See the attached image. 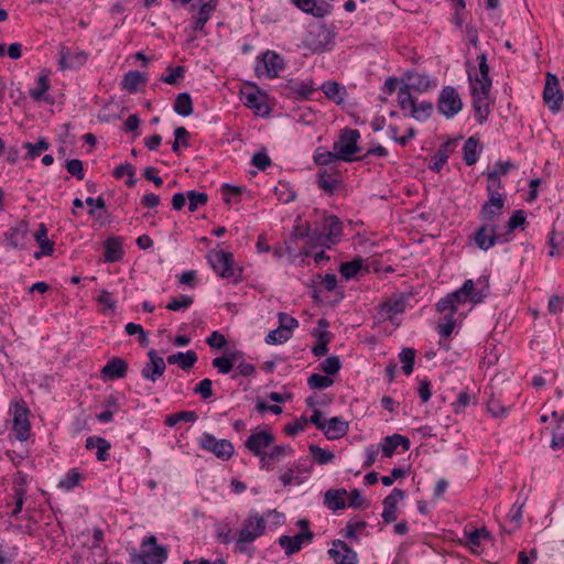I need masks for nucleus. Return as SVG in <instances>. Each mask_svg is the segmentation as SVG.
<instances>
[{"mask_svg": "<svg viewBox=\"0 0 564 564\" xmlns=\"http://www.w3.org/2000/svg\"><path fill=\"white\" fill-rule=\"evenodd\" d=\"M398 104L403 111H409L408 116L413 117V111L416 106L415 98L411 95V91L406 90V87H400L398 90Z\"/></svg>", "mask_w": 564, "mask_h": 564, "instance_id": "42", "label": "nucleus"}, {"mask_svg": "<svg viewBox=\"0 0 564 564\" xmlns=\"http://www.w3.org/2000/svg\"><path fill=\"white\" fill-rule=\"evenodd\" d=\"M148 77L138 70H131L123 76L122 88L129 93L137 91L140 84L145 83Z\"/></svg>", "mask_w": 564, "mask_h": 564, "instance_id": "41", "label": "nucleus"}, {"mask_svg": "<svg viewBox=\"0 0 564 564\" xmlns=\"http://www.w3.org/2000/svg\"><path fill=\"white\" fill-rule=\"evenodd\" d=\"M343 234V224L337 216H329L325 219L323 226L322 237L324 239L323 245L330 248L335 245Z\"/></svg>", "mask_w": 564, "mask_h": 564, "instance_id": "22", "label": "nucleus"}, {"mask_svg": "<svg viewBox=\"0 0 564 564\" xmlns=\"http://www.w3.org/2000/svg\"><path fill=\"white\" fill-rule=\"evenodd\" d=\"M34 239L41 248V251L34 253V258L40 259L42 256H51L53 253L54 242L47 238V228L44 224L39 225Z\"/></svg>", "mask_w": 564, "mask_h": 564, "instance_id": "29", "label": "nucleus"}, {"mask_svg": "<svg viewBox=\"0 0 564 564\" xmlns=\"http://www.w3.org/2000/svg\"><path fill=\"white\" fill-rule=\"evenodd\" d=\"M408 83L402 87H406V90L425 93L431 87L430 77L426 74L409 73L406 74Z\"/></svg>", "mask_w": 564, "mask_h": 564, "instance_id": "32", "label": "nucleus"}, {"mask_svg": "<svg viewBox=\"0 0 564 564\" xmlns=\"http://www.w3.org/2000/svg\"><path fill=\"white\" fill-rule=\"evenodd\" d=\"M543 99L551 111H560L563 101V94L558 87L557 77L550 73L546 75Z\"/></svg>", "mask_w": 564, "mask_h": 564, "instance_id": "11", "label": "nucleus"}, {"mask_svg": "<svg viewBox=\"0 0 564 564\" xmlns=\"http://www.w3.org/2000/svg\"><path fill=\"white\" fill-rule=\"evenodd\" d=\"M401 446L404 451L410 448V440L400 434H393L383 438L381 451L384 457H392L397 448Z\"/></svg>", "mask_w": 564, "mask_h": 564, "instance_id": "27", "label": "nucleus"}, {"mask_svg": "<svg viewBox=\"0 0 564 564\" xmlns=\"http://www.w3.org/2000/svg\"><path fill=\"white\" fill-rule=\"evenodd\" d=\"M478 74L475 77L469 73V82L470 88L475 87L476 89H481L485 91H490L491 89V78L489 77V65L487 63L486 53L480 54L478 57Z\"/></svg>", "mask_w": 564, "mask_h": 564, "instance_id": "17", "label": "nucleus"}, {"mask_svg": "<svg viewBox=\"0 0 564 564\" xmlns=\"http://www.w3.org/2000/svg\"><path fill=\"white\" fill-rule=\"evenodd\" d=\"M479 140L475 137H469L463 145L464 161L467 165H474L478 161Z\"/></svg>", "mask_w": 564, "mask_h": 564, "instance_id": "40", "label": "nucleus"}, {"mask_svg": "<svg viewBox=\"0 0 564 564\" xmlns=\"http://www.w3.org/2000/svg\"><path fill=\"white\" fill-rule=\"evenodd\" d=\"M503 196L488 197V200L481 206L479 212V219L481 224L495 223V219L500 217L505 207Z\"/></svg>", "mask_w": 564, "mask_h": 564, "instance_id": "18", "label": "nucleus"}, {"mask_svg": "<svg viewBox=\"0 0 564 564\" xmlns=\"http://www.w3.org/2000/svg\"><path fill=\"white\" fill-rule=\"evenodd\" d=\"M489 93L481 89H476L475 87L471 88V96H473V108L475 112L476 120L482 124L486 122L488 115L490 112L489 110Z\"/></svg>", "mask_w": 564, "mask_h": 564, "instance_id": "19", "label": "nucleus"}, {"mask_svg": "<svg viewBox=\"0 0 564 564\" xmlns=\"http://www.w3.org/2000/svg\"><path fill=\"white\" fill-rule=\"evenodd\" d=\"M217 8V0H209L207 2H204L197 14L194 17V25L193 30L196 32H202L207 23V21L210 19V15Z\"/></svg>", "mask_w": 564, "mask_h": 564, "instance_id": "30", "label": "nucleus"}, {"mask_svg": "<svg viewBox=\"0 0 564 564\" xmlns=\"http://www.w3.org/2000/svg\"><path fill=\"white\" fill-rule=\"evenodd\" d=\"M292 453L293 448L291 445H272L267 454V462L269 463V460H279L288 455H291Z\"/></svg>", "mask_w": 564, "mask_h": 564, "instance_id": "57", "label": "nucleus"}, {"mask_svg": "<svg viewBox=\"0 0 564 564\" xmlns=\"http://www.w3.org/2000/svg\"><path fill=\"white\" fill-rule=\"evenodd\" d=\"M50 72L46 69L41 70L37 76V86L30 90V96L39 101L43 98L44 94L50 89L51 84L48 79Z\"/></svg>", "mask_w": 564, "mask_h": 564, "instance_id": "39", "label": "nucleus"}, {"mask_svg": "<svg viewBox=\"0 0 564 564\" xmlns=\"http://www.w3.org/2000/svg\"><path fill=\"white\" fill-rule=\"evenodd\" d=\"M123 257L122 242L118 238H108L105 241V261L117 262Z\"/></svg>", "mask_w": 564, "mask_h": 564, "instance_id": "36", "label": "nucleus"}, {"mask_svg": "<svg viewBox=\"0 0 564 564\" xmlns=\"http://www.w3.org/2000/svg\"><path fill=\"white\" fill-rule=\"evenodd\" d=\"M314 533L312 531H301L300 533L290 536L281 535L279 538V544L284 550L286 555H292L301 551L303 544L312 542Z\"/></svg>", "mask_w": 564, "mask_h": 564, "instance_id": "13", "label": "nucleus"}, {"mask_svg": "<svg viewBox=\"0 0 564 564\" xmlns=\"http://www.w3.org/2000/svg\"><path fill=\"white\" fill-rule=\"evenodd\" d=\"M448 143L442 144L432 158L429 167L430 170L438 173L448 160Z\"/></svg>", "mask_w": 564, "mask_h": 564, "instance_id": "47", "label": "nucleus"}, {"mask_svg": "<svg viewBox=\"0 0 564 564\" xmlns=\"http://www.w3.org/2000/svg\"><path fill=\"white\" fill-rule=\"evenodd\" d=\"M341 368V361L338 356L327 357L319 365V370L326 373L327 376L336 375Z\"/></svg>", "mask_w": 564, "mask_h": 564, "instance_id": "55", "label": "nucleus"}, {"mask_svg": "<svg viewBox=\"0 0 564 564\" xmlns=\"http://www.w3.org/2000/svg\"><path fill=\"white\" fill-rule=\"evenodd\" d=\"M400 362L402 364V370L406 376L413 372L415 350L413 348H403L399 354Z\"/></svg>", "mask_w": 564, "mask_h": 564, "instance_id": "50", "label": "nucleus"}, {"mask_svg": "<svg viewBox=\"0 0 564 564\" xmlns=\"http://www.w3.org/2000/svg\"><path fill=\"white\" fill-rule=\"evenodd\" d=\"M23 148L28 150L29 159H35L42 153V151L48 150L50 143L45 138H40L35 143H23Z\"/></svg>", "mask_w": 564, "mask_h": 564, "instance_id": "53", "label": "nucleus"}, {"mask_svg": "<svg viewBox=\"0 0 564 564\" xmlns=\"http://www.w3.org/2000/svg\"><path fill=\"white\" fill-rule=\"evenodd\" d=\"M362 268V259L358 258L349 262H343L339 267L341 275L349 280L355 278Z\"/></svg>", "mask_w": 564, "mask_h": 564, "instance_id": "49", "label": "nucleus"}, {"mask_svg": "<svg viewBox=\"0 0 564 564\" xmlns=\"http://www.w3.org/2000/svg\"><path fill=\"white\" fill-rule=\"evenodd\" d=\"M166 360L170 365L177 364L183 370H188L194 367L198 357L194 350H187L186 352L178 351L176 354H172Z\"/></svg>", "mask_w": 564, "mask_h": 564, "instance_id": "33", "label": "nucleus"}, {"mask_svg": "<svg viewBox=\"0 0 564 564\" xmlns=\"http://www.w3.org/2000/svg\"><path fill=\"white\" fill-rule=\"evenodd\" d=\"M237 359H238V352H234V354H231L230 357L221 356V357L214 358L212 361V365L214 368H216L218 370L219 373L227 375L232 370L234 365L237 361Z\"/></svg>", "mask_w": 564, "mask_h": 564, "instance_id": "44", "label": "nucleus"}, {"mask_svg": "<svg viewBox=\"0 0 564 564\" xmlns=\"http://www.w3.org/2000/svg\"><path fill=\"white\" fill-rule=\"evenodd\" d=\"M475 245L484 251L489 250L497 243L508 242L509 238L499 232V226L494 223L481 224L474 234Z\"/></svg>", "mask_w": 564, "mask_h": 564, "instance_id": "6", "label": "nucleus"}, {"mask_svg": "<svg viewBox=\"0 0 564 564\" xmlns=\"http://www.w3.org/2000/svg\"><path fill=\"white\" fill-rule=\"evenodd\" d=\"M488 185H487V193L488 197L494 196H503L499 193V189L502 187V183L500 181V176H497V172H488Z\"/></svg>", "mask_w": 564, "mask_h": 564, "instance_id": "62", "label": "nucleus"}, {"mask_svg": "<svg viewBox=\"0 0 564 564\" xmlns=\"http://www.w3.org/2000/svg\"><path fill=\"white\" fill-rule=\"evenodd\" d=\"M174 111L182 116L188 117L193 113V101L188 93H181L176 96L174 102Z\"/></svg>", "mask_w": 564, "mask_h": 564, "instance_id": "38", "label": "nucleus"}, {"mask_svg": "<svg viewBox=\"0 0 564 564\" xmlns=\"http://www.w3.org/2000/svg\"><path fill=\"white\" fill-rule=\"evenodd\" d=\"M433 108L434 107L431 101L424 100L420 104H416L412 118L417 121H425L432 116Z\"/></svg>", "mask_w": 564, "mask_h": 564, "instance_id": "58", "label": "nucleus"}, {"mask_svg": "<svg viewBox=\"0 0 564 564\" xmlns=\"http://www.w3.org/2000/svg\"><path fill=\"white\" fill-rule=\"evenodd\" d=\"M334 383V380L329 376H323L319 373H313L307 379V384L311 389H326Z\"/></svg>", "mask_w": 564, "mask_h": 564, "instance_id": "56", "label": "nucleus"}, {"mask_svg": "<svg viewBox=\"0 0 564 564\" xmlns=\"http://www.w3.org/2000/svg\"><path fill=\"white\" fill-rule=\"evenodd\" d=\"M449 296L457 308L459 304L466 303L467 301L480 303L484 300V294L480 291H475L473 280H466L463 286L451 293Z\"/></svg>", "mask_w": 564, "mask_h": 564, "instance_id": "15", "label": "nucleus"}, {"mask_svg": "<svg viewBox=\"0 0 564 564\" xmlns=\"http://www.w3.org/2000/svg\"><path fill=\"white\" fill-rule=\"evenodd\" d=\"M186 196L188 198V210L192 213L199 206H205L208 202V195L203 192L188 191Z\"/></svg>", "mask_w": 564, "mask_h": 564, "instance_id": "54", "label": "nucleus"}, {"mask_svg": "<svg viewBox=\"0 0 564 564\" xmlns=\"http://www.w3.org/2000/svg\"><path fill=\"white\" fill-rule=\"evenodd\" d=\"M202 449L213 453L217 458L228 460L235 453L232 443L228 440H218L210 433H203L198 438Z\"/></svg>", "mask_w": 564, "mask_h": 564, "instance_id": "7", "label": "nucleus"}, {"mask_svg": "<svg viewBox=\"0 0 564 564\" xmlns=\"http://www.w3.org/2000/svg\"><path fill=\"white\" fill-rule=\"evenodd\" d=\"M28 232V224L21 221L14 228H11L8 234H6V240L8 241L9 246H11L14 249L23 248L25 245Z\"/></svg>", "mask_w": 564, "mask_h": 564, "instance_id": "31", "label": "nucleus"}, {"mask_svg": "<svg viewBox=\"0 0 564 564\" xmlns=\"http://www.w3.org/2000/svg\"><path fill=\"white\" fill-rule=\"evenodd\" d=\"M551 447L554 451L564 448V423L558 422L552 431Z\"/></svg>", "mask_w": 564, "mask_h": 564, "instance_id": "64", "label": "nucleus"}, {"mask_svg": "<svg viewBox=\"0 0 564 564\" xmlns=\"http://www.w3.org/2000/svg\"><path fill=\"white\" fill-rule=\"evenodd\" d=\"M308 451L314 458V460L319 465H326L334 460L335 455L332 451L324 449L317 445H310Z\"/></svg>", "mask_w": 564, "mask_h": 564, "instance_id": "46", "label": "nucleus"}, {"mask_svg": "<svg viewBox=\"0 0 564 564\" xmlns=\"http://www.w3.org/2000/svg\"><path fill=\"white\" fill-rule=\"evenodd\" d=\"M346 495L347 491L345 489L327 490L324 496V503L333 511L343 510L346 508Z\"/></svg>", "mask_w": 564, "mask_h": 564, "instance_id": "35", "label": "nucleus"}, {"mask_svg": "<svg viewBox=\"0 0 564 564\" xmlns=\"http://www.w3.org/2000/svg\"><path fill=\"white\" fill-rule=\"evenodd\" d=\"M406 302L408 297L404 295L389 299L380 305L379 314L383 319L393 322L395 315L402 314L404 312Z\"/></svg>", "mask_w": 564, "mask_h": 564, "instance_id": "24", "label": "nucleus"}, {"mask_svg": "<svg viewBox=\"0 0 564 564\" xmlns=\"http://www.w3.org/2000/svg\"><path fill=\"white\" fill-rule=\"evenodd\" d=\"M148 358L149 361L142 368L141 376L145 380L155 382L163 376L166 369V364L164 359L161 356H159L155 349H151L148 351Z\"/></svg>", "mask_w": 564, "mask_h": 564, "instance_id": "12", "label": "nucleus"}, {"mask_svg": "<svg viewBox=\"0 0 564 564\" xmlns=\"http://www.w3.org/2000/svg\"><path fill=\"white\" fill-rule=\"evenodd\" d=\"M303 43L312 52H323L333 45L334 34L325 26H316L307 33Z\"/></svg>", "mask_w": 564, "mask_h": 564, "instance_id": "10", "label": "nucleus"}, {"mask_svg": "<svg viewBox=\"0 0 564 564\" xmlns=\"http://www.w3.org/2000/svg\"><path fill=\"white\" fill-rule=\"evenodd\" d=\"M87 61V54L84 51L70 52L65 45L59 47V69L74 68L82 66Z\"/></svg>", "mask_w": 564, "mask_h": 564, "instance_id": "25", "label": "nucleus"}, {"mask_svg": "<svg viewBox=\"0 0 564 564\" xmlns=\"http://www.w3.org/2000/svg\"><path fill=\"white\" fill-rule=\"evenodd\" d=\"M482 540H491L489 531L485 528L476 529L467 534V544L474 553L478 552L477 549Z\"/></svg>", "mask_w": 564, "mask_h": 564, "instance_id": "45", "label": "nucleus"}, {"mask_svg": "<svg viewBox=\"0 0 564 564\" xmlns=\"http://www.w3.org/2000/svg\"><path fill=\"white\" fill-rule=\"evenodd\" d=\"M29 410L20 403L13 406V431L15 437L20 441H25L30 435V422L28 419Z\"/></svg>", "mask_w": 564, "mask_h": 564, "instance_id": "16", "label": "nucleus"}, {"mask_svg": "<svg viewBox=\"0 0 564 564\" xmlns=\"http://www.w3.org/2000/svg\"><path fill=\"white\" fill-rule=\"evenodd\" d=\"M463 109V101L452 86L444 87L437 99V110L446 118H453Z\"/></svg>", "mask_w": 564, "mask_h": 564, "instance_id": "8", "label": "nucleus"}, {"mask_svg": "<svg viewBox=\"0 0 564 564\" xmlns=\"http://www.w3.org/2000/svg\"><path fill=\"white\" fill-rule=\"evenodd\" d=\"M167 558V550L159 545L156 538L150 535L141 544V553L134 555V564H163Z\"/></svg>", "mask_w": 564, "mask_h": 564, "instance_id": "5", "label": "nucleus"}, {"mask_svg": "<svg viewBox=\"0 0 564 564\" xmlns=\"http://www.w3.org/2000/svg\"><path fill=\"white\" fill-rule=\"evenodd\" d=\"M274 443V436L269 431H253L245 442V447L259 457L261 468L270 469L267 462V449Z\"/></svg>", "mask_w": 564, "mask_h": 564, "instance_id": "3", "label": "nucleus"}, {"mask_svg": "<svg viewBox=\"0 0 564 564\" xmlns=\"http://www.w3.org/2000/svg\"><path fill=\"white\" fill-rule=\"evenodd\" d=\"M285 88L289 90V96H293L294 98L302 100H308L311 95L315 91L312 79L301 80L297 78H290L285 83Z\"/></svg>", "mask_w": 564, "mask_h": 564, "instance_id": "21", "label": "nucleus"}, {"mask_svg": "<svg viewBox=\"0 0 564 564\" xmlns=\"http://www.w3.org/2000/svg\"><path fill=\"white\" fill-rule=\"evenodd\" d=\"M329 557L335 564H357V553L341 540L333 542V547L328 550Z\"/></svg>", "mask_w": 564, "mask_h": 564, "instance_id": "14", "label": "nucleus"}, {"mask_svg": "<svg viewBox=\"0 0 564 564\" xmlns=\"http://www.w3.org/2000/svg\"><path fill=\"white\" fill-rule=\"evenodd\" d=\"M321 89L323 90V93L325 94V96L335 101L337 105H340L344 102V95H345V88L341 87L338 83L336 82H325L322 86H321Z\"/></svg>", "mask_w": 564, "mask_h": 564, "instance_id": "37", "label": "nucleus"}, {"mask_svg": "<svg viewBox=\"0 0 564 564\" xmlns=\"http://www.w3.org/2000/svg\"><path fill=\"white\" fill-rule=\"evenodd\" d=\"M525 212L522 209L516 210L508 220L507 231L503 234L506 237L509 236L513 230L525 224Z\"/></svg>", "mask_w": 564, "mask_h": 564, "instance_id": "59", "label": "nucleus"}, {"mask_svg": "<svg viewBox=\"0 0 564 564\" xmlns=\"http://www.w3.org/2000/svg\"><path fill=\"white\" fill-rule=\"evenodd\" d=\"M111 445L110 443L102 437L98 436H89L86 440V448L87 449H94L96 448V457L99 462H105L109 457V449Z\"/></svg>", "mask_w": 564, "mask_h": 564, "instance_id": "34", "label": "nucleus"}, {"mask_svg": "<svg viewBox=\"0 0 564 564\" xmlns=\"http://www.w3.org/2000/svg\"><path fill=\"white\" fill-rule=\"evenodd\" d=\"M405 497V492L402 489L394 488L392 491L383 499V511L382 519L386 523L394 522L398 518L397 514V505L399 501L403 500Z\"/></svg>", "mask_w": 564, "mask_h": 564, "instance_id": "20", "label": "nucleus"}, {"mask_svg": "<svg viewBox=\"0 0 564 564\" xmlns=\"http://www.w3.org/2000/svg\"><path fill=\"white\" fill-rule=\"evenodd\" d=\"M349 425L339 416H334L326 422L323 430L328 440H338L347 434Z\"/></svg>", "mask_w": 564, "mask_h": 564, "instance_id": "28", "label": "nucleus"}, {"mask_svg": "<svg viewBox=\"0 0 564 564\" xmlns=\"http://www.w3.org/2000/svg\"><path fill=\"white\" fill-rule=\"evenodd\" d=\"M292 2L303 12L316 18H324L332 11V6L325 0H292Z\"/></svg>", "mask_w": 564, "mask_h": 564, "instance_id": "23", "label": "nucleus"}, {"mask_svg": "<svg viewBox=\"0 0 564 564\" xmlns=\"http://www.w3.org/2000/svg\"><path fill=\"white\" fill-rule=\"evenodd\" d=\"M283 68V58L273 51H267L258 58L256 73L259 77L267 76L269 78H275Z\"/></svg>", "mask_w": 564, "mask_h": 564, "instance_id": "9", "label": "nucleus"}, {"mask_svg": "<svg viewBox=\"0 0 564 564\" xmlns=\"http://www.w3.org/2000/svg\"><path fill=\"white\" fill-rule=\"evenodd\" d=\"M167 75L162 76V82L169 84V85H176L180 79L184 78L185 76V67L184 66H167L166 68Z\"/></svg>", "mask_w": 564, "mask_h": 564, "instance_id": "61", "label": "nucleus"}, {"mask_svg": "<svg viewBox=\"0 0 564 564\" xmlns=\"http://www.w3.org/2000/svg\"><path fill=\"white\" fill-rule=\"evenodd\" d=\"M338 181L332 176L325 169L319 170L317 174V185L319 188H322L325 193L332 195L336 187H337Z\"/></svg>", "mask_w": 564, "mask_h": 564, "instance_id": "43", "label": "nucleus"}, {"mask_svg": "<svg viewBox=\"0 0 564 564\" xmlns=\"http://www.w3.org/2000/svg\"><path fill=\"white\" fill-rule=\"evenodd\" d=\"M286 327L279 326L276 329H273L269 332V334L265 336L264 341L268 345H281L288 341L292 334L286 332Z\"/></svg>", "mask_w": 564, "mask_h": 564, "instance_id": "48", "label": "nucleus"}, {"mask_svg": "<svg viewBox=\"0 0 564 564\" xmlns=\"http://www.w3.org/2000/svg\"><path fill=\"white\" fill-rule=\"evenodd\" d=\"M128 368V362L124 359L115 357L102 367L100 373L104 379H122L126 377Z\"/></svg>", "mask_w": 564, "mask_h": 564, "instance_id": "26", "label": "nucleus"}, {"mask_svg": "<svg viewBox=\"0 0 564 564\" xmlns=\"http://www.w3.org/2000/svg\"><path fill=\"white\" fill-rule=\"evenodd\" d=\"M359 139L360 133L358 130L349 128L341 130L338 140L333 143V150L337 152L340 161H358L357 158H352V155L359 152Z\"/></svg>", "mask_w": 564, "mask_h": 564, "instance_id": "4", "label": "nucleus"}, {"mask_svg": "<svg viewBox=\"0 0 564 564\" xmlns=\"http://www.w3.org/2000/svg\"><path fill=\"white\" fill-rule=\"evenodd\" d=\"M80 474L76 469H70L66 476L59 481L58 486L66 490H70L78 486L80 481Z\"/></svg>", "mask_w": 564, "mask_h": 564, "instance_id": "63", "label": "nucleus"}, {"mask_svg": "<svg viewBox=\"0 0 564 564\" xmlns=\"http://www.w3.org/2000/svg\"><path fill=\"white\" fill-rule=\"evenodd\" d=\"M194 302L191 295L183 294L178 297H173L166 305L170 311L187 310Z\"/></svg>", "mask_w": 564, "mask_h": 564, "instance_id": "60", "label": "nucleus"}, {"mask_svg": "<svg viewBox=\"0 0 564 564\" xmlns=\"http://www.w3.org/2000/svg\"><path fill=\"white\" fill-rule=\"evenodd\" d=\"M314 162L317 165H329L336 160H339V155L336 151H326L323 148H318L314 153Z\"/></svg>", "mask_w": 564, "mask_h": 564, "instance_id": "52", "label": "nucleus"}, {"mask_svg": "<svg viewBox=\"0 0 564 564\" xmlns=\"http://www.w3.org/2000/svg\"><path fill=\"white\" fill-rule=\"evenodd\" d=\"M207 260L214 271L223 279H232L234 282L240 280L242 269L235 265L234 254L225 250H209Z\"/></svg>", "mask_w": 564, "mask_h": 564, "instance_id": "1", "label": "nucleus"}, {"mask_svg": "<svg viewBox=\"0 0 564 564\" xmlns=\"http://www.w3.org/2000/svg\"><path fill=\"white\" fill-rule=\"evenodd\" d=\"M267 522L263 517L253 512L250 513L245 520L241 530L239 531L236 541V551L239 553L246 552V544L252 543L256 539L263 535L265 532Z\"/></svg>", "mask_w": 564, "mask_h": 564, "instance_id": "2", "label": "nucleus"}, {"mask_svg": "<svg viewBox=\"0 0 564 564\" xmlns=\"http://www.w3.org/2000/svg\"><path fill=\"white\" fill-rule=\"evenodd\" d=\"M198 419V415L194 411H181L171 415H167L165 419V424L167 426H174L178 422H195Z\"/></svg>", "mask_w": 564, "mask_h": 564, "instance_id": "51", "label": "nucleus"}]
</instances>
